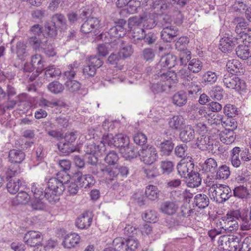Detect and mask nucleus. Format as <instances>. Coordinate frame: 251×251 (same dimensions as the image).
<instances>
[{
	"mask_svg": "<svg viewBox=\"0 0 251 251\" xmlns=\"http://www.w3.org/2000/svg\"><path fill=\"white\" fill-rule=\"evenodd\" d=\"M177 79L175 72L167 71L166 73L158 72L151 82V88L154 93H160L169 90L172 84L176 83Z\"/></svg>",
	"mask_w": 251,
	"mask_h": 251,
	"instance_id": "obj_1",
	"label": "nucleus"
},
{
	"mask_svg": "<svg viewBox=\"0 0 251 251\" xmlns=\"http://www.w3.org/2000/svg\"><path fill=\"white\" fill-rule=\"evenodd\" d=\"M208 194L213 201L221 203L225 202L231 196L232 192L228 186L215 184L209 188Z\"/></svg>",
	"mask_w": 251,
	"mask_h": 251,
	"instance_id": "obj_2",
	"label": "nucleus"
},
{
	"mask_svg": "<svg viewBox=\"0 0 251 251\" xmlns=\"http://www.w3.org/2000/svg\"><path fill=\"white\" fill-rule=\"evenodd\" d=\"M218 246L223 251H236L241 247V237L239 236L225 235L219 237Z\"/></svg>",
	"mask_w": 251,
	"mask_h": 251,
	"instance_id": "obj_3",
	"label": "nucleus"
},
{
	"mask_svg": "<svg viewBox=\"0 0 251 251\" xmlns=\"http://www.w3.org/2000/svg\"><path fill=\"white\" fill-rule=\"evenodd\" d=\"M138 154L141 161L147 165L153 164L158 158L156 148L150 145L142 147L138 151Z\"/></svg>",
	"mask_w": 251,
	"mask_h": 251,
	"instance_id": "obj_4",
	"label": "nucleus"
},
{
	"mask_svg": "<svg viewBox=\"0 0 251 251\" xmlns=\"http://www.w3.org/2000/svg\"><path fill=\"white\" fill-rule=\"evenodd\" d=\"M70 177L64 172H59L56 174V177L49 179L48 187L54 190L58 193L62 194L65 190V184L68 181Z\"/></svg>",
	"mask_w": 251,
	"mask_h": 251,
	"instance_id": "obj_5",
	"label": "nucleus"
},
{
	"mask_svg": "<svg viewBox=\"0 0 251 251\" xmlns=\"http://www.w3.org/2000/svg\"><path fill=\"white\" fill-rule=\"evenodd\" d=\"M224 217L227 222H237V221L243 222L244 223L241 226L243 230H248L251 228V224L250 223L247 214L242 213L239 209L228 210Z\"/></svg>",
	"mask_w": 251,
	"mask_h": 251,
	"instance_id": "obj_6",
	"label": "nucleus"
},
{
	"mask_svg": "<svg viewBox=\"0 0 251 251\" xmlns=\"http://www.w3.org/2000/svg\"><path fill=\"white\" fill-rule=\"evenodd\" d=\"M103 141L110 147L114 146L120 149L129 144V139L126 135L119 133L114 137L112 134H103Z\"/></svg>",
	"mask_w": 251,
	"mask_h": 251,
	"instance_id": "obj_7",
	"label": "nucleus"
},
{
	"mask_svg": "<svg viewBox=\"0 0 251 251\" xmlns=\"http://www.w3.org/2000/svg\"><path fill=\"white\" fill-rule=\"evenodd\" d=\"M225 85L228 88L235 89L237 91H243L246 89V83L235 75L226 74L223 78Z\"/></svg>",
	"mask_w": 251,
	"mask_h": 251,
	"instance_id": "obj_8",
	"label": "nucleus"
},
{
	"mask_svg": "<svg viewBox=\"0 0 251 251\" xmlns=\"http://www.w3.org/2000/svg\"><path fill=\"white\" fill-rule=\"evenodd\" d=\"M102 64V61L97 56H91L84 66L83 74L85 78H88L95 75L96 70Z\"/></svg>",
	"mask_w": 251,
	"mask_h": 251,
	"instance_id": "obj_9",
	"label": "nucleus"
},
{
	"mask_svg": "<svg viewBox=\"0 0 251 251\" xmlns=\"http://www.w3.org/2000/svg\"><path fill=\"white\" fill-rule=\"evenodd\" d=\"M105 144L102 140L98 145L95 143H90L85 147L84 151L86 153L93 155L91 157L92 161H89V162L92 165H95L97 162V157L96 155H101L105 152L106 150Z\"/></svg>",
	"mask_w": 251,
	"mask_h": 251,
	"instance_id": "obj_10",
	"label": "nucleus"
},
{
	"mask_svg": "<svg viewBox=\"0 0 251 251\" xmlns=\"http://www.w3.org/2000/svg\"><path fill=\"white\" fill-rule=\"evenodd\" d=\"M163 21L166 23L163 24V29L161 32V38L164 41L171 42L178 35V31L177 28L169 25L171 20L168 16H165Z\"/></svg>",
	"mask_w": 251,
	"mask_h": 251,
	"instance_id": "obj_11",
	"label": "nucleus"
},
{
	"mask_svg": "<svg viewBox=\"0 0 251 251\" xmlns=\"http://www.w3.org/2000/svg\"><path fill=\"white\" fill-rule=\"evenodd\" d=\"M194 168V163L192 161V157L189 156L181 159L177 166L178 173L184 178H187L193 171Z\"/></svg>",
	"mask_w": 251,
	"mask_h": 251,
	"instance_id": "obj_12",
	"label": "nucleus"
},
{
	"mask_svg": "<svg viewBox=\"0 0 251 251\" xmlns=\"http://www.w3.org/2000/svg\"><path fill=\"white\" fill-rule=\"evenodd\" d=\"M176 57L171 53H168L162 56L156 65L157 72L162 71V73H166L165 71L175 66L176 64Z\"/></svg>",
	"mask_w": 251,
	"mask_h": 251,
	"instance_id": "obj_13",
	"label": "nucleus"
},
{
	"mask_svg": "<svg viewBox=\"0 0 251 251\" xmlns=\"http://www.w3.org/2000/svg\"><path fill=\"white\" fill-rule=\"evenodd\" d=\"M72 180L77 182L81 187L85 188H90L95 183V179L94 177L90 175H82L80 172L75 173Z\"/></svg>",
	"mask_w": 251,
	"mask_h": 251,
	"instance_id": "obj_14",
	"label": "nucleus"
},
{
	"mask_svg": "<svg viewBox=\"0 0 251 251\" xmlns=\"http://www.w3.org/2000/svg\"><path fill=\"white\" fill-rule=\"evenodd\" d=\"M24 240L25 242L30 246H39L41 245L43 236L39 231L31 230L25 235Z\"/></svg>",
	"mask_w": 251,
	"mask_h": 251,
	"instance_id": "obj_15",
	"label": "nucleus"
},
{
	"mask_svg": "<svg viewBox=\"0 0 251 251\" xmlns=\"http://www.w3.org/2000/svg\"><path fill=\"white\" fill-rule=\"evenodd\" d=\"M100 27V20L96 18H88L82 25L81 30L84 33H96Z\"/></svg>",
	"mask_w": 251,
	"mask_h": 251,
	"instance_id": "obj_16",
	"label": "nucleus"
},
{
	"mask_svg": "<svg viewBox=\"0 0 251 251\" xmlns=\"http://www.w3.org/2000/svg\"><path fill=\"white\" fill-rule=\"evenodd\" d=\"M219 127L221 125L227 129H232L233 131L237 128V124L234 119L224 118L222 115H219L217 116L216 122H214L212 126L214 125Z\"/></svg>",
	"mask_w": 251,
	"mask_h": 251,
	"instance_id": "obj_17",
	"label": "nucleus"
},
{
	"mask_svg": "<svg viewBox=\"0 0 251 251\" xmlns=\"http://www.w3.org/2000/svg\"><path fill=\"white\" fill-rule=\"evenodd\" d=\"M92 222V216L90 213L85 212L80 215L75 222L76 226L81 229L88 228Z\"/></svg>",
	"mask_w": 251,
	"mask_h": 251,
	"instance_id": "obj_18",
	"label": "nucleus"
},
{
	"mask_svg": "<svg viewBox=\"0 0 251 251\" xmlns=\"http://www.w3.org/2000/svg\"><path fill=\"white\" fill-rule=\"evenodd\" d=\"M195 136V130L189 125L185 126L179 134L180 140L183 143H188L192 141Z\"/></svg>",
	"mask_w": 251,
	"mask_h": 251,
	"instance_id": "obj_19",
	"label": "nucleus"
},
{
	"mask_svg": "<svg viewBox=\"0 0 251 251\" xmlns=\"http://www.w3.org/2000/svg\"><path fill=\"white\" fill-rule=\"evenodd\" d=\"M168 125L172 130H180L185 126V120L182 116L175 115L169 118Z\"/></svg>",
	"mask_w": 251,
	"mask_h": 251,
	"instance_id": "obj_20",
	"label": "nucleus"
},
{
	"mask_svg": "<svg viewBox=\"0 0 251 251\" xmlns=\"http://www.w3.org/2000/svg\"><path fill=\"white\" fill-rule=\"evenodd\" d=\"M236 54L243 60H247L248 65L251 66V53L248 45H239L236 49Z\"/></svg>",
	"mask_w": 251,
	"mask_h": 251,
	"instance_id": "obj_21",
	"label": "nucleus"
},
{
	"mask_svg": "<svg viewBox=\"0 0 251 251\" xmlns=\"http://www.w3.org/2000/svg\"><path fill=\"white\" fill-rule=\"evenodd\" d=\"M182 84L189 95L196 94L201 89L200 82L194 80L191 77L183 80Z\"/></svg>",
	"mask_w": 251,
	"mask_h": 251,
	"instance_id": "obj_22",
	"label": "nucleus"
},
{
	"mask_svg": "<svg viewBox=\"0 0 251 251\" xmlns=\"http://www.w3.org/2000/svg\"><path fill=\"white\" fill-rule=\"evenodd\" d=\"M178 205L173 201H167L163 202L160 205V210L164 214L168 215H173L176 213Z\"/></svg>",
	"mask_w": 251,
	"mask_h": 251,
	"instance_id": "obj_23",
	"label": "nucleus"
},
{
	"mask_svg": "<svg viewBox=\"0 0 251 251\" xmlns=\"http://www.w3.org/2000/svg\"><path fill=\"white\" fill-rule=\"evenodd\" d=\"M236 182L239 185H251V175L247 169H242L235 177Z\"/></svg>",
	"mask_w": 251,
	"mask_h": 251,
	"instance_id": "obj_24",
	"label": "nucleus"
},
{
	"mask_svg": "<svg viewBox=\"0 0 251 251\" xmlns=\"http://www.w3.org/2000/svg\"><path fill=\"white\" fill-rule=\"evenodd\" d=\"M219 138L222 142L229 145L233 143L236 138V135L232 129L225 128L219 134Z\"/></svg>",
	"mask_w": 251,
	"mask_h": 251,
	"instance_id": "obj_25",
	"label": "nucleus"
},
{
	"mask_svg": "<svg viewBox=\"0 0 251 251\" xmlns=\"http://www.w3.org/2000/svg\"><path fill=\"white\" fill-rule=\"evenodd\" d=\"M196 144L201 151L212 150L213 141L210 139L209 136L201 135L198 138Z\"/></svg>",
	"mask_w": 251,
	"mask_h": 251,
	"instance_id": "obj_26",
	"label": "nucleus"
},
{
	"mask_svg": "<svg viewBox=\"0 0 251 251\" xmlns=\"http://www.w3.org/2000/svg\"><path fill=\"white\" fill-rule=\"evenodd\" d=\"M80 237L79 235L75 233H71L67 235L63 242V245L65 248L71 249L75 247L80 241Z\"/></svg>",
	"mask_w": 251,
	"mask_h": 251,
	"instance_id": "obj_27",
	"label": "nucleus"
},
{
	"mask_svg": "<svg viewBox=\"0 0 251 251\" xmlns=\"http://www.w3.org/2000/svg\"><path fill=\"white\" fill-rule=\"evenodd\" d=\"M172 99L173 103L174 105L176 106L181 107L187 103V94L183 91H179L173 95Z\"/></svg>",
	"mask_w": 251,
	"mask_h": 251,
	"instance_id": "obj_28",
	"label": "nucleus"
},
{
	"mask_svg": "<svg viewBox=\"0 0 251 251\" xmlns=\"http://www.w3.org/2000/svg\"><path fill=\"white\" fill-rule=\"evenodd\" d=\"M31 64L35 68L36 73L34 75L33 79L39 75L43 70L44 67V61L42 56L38 54H36L32 55L31 57Z\"/></svg>",
	"mask_w": 251,
	"mask_h": 251,
	"instance_id": "obj_29",
	"label": "nucleus"
},
{
	"mask_svg": "<svg viewBox=\"0 0 251 251\" xmlns=\"http://www.w3.org/2000/svg\"><path fill=\"white\" fill-rule=\"evenodd\" d=\"M248 186L239 185L234 188L233 193L235 197L239 199H247L250 195V192L248 188Z\"/></svg>",
	"mask_w": 251,
	"mask_h": 251,
	"instance_id": "obj_30",
	"label": "nucleus"
},
{
	"mask_svg": "<svg viewBox=\"0 0 251 251\" xmlns=\"http://www.w3.org/2000/svg\"><path fill=\"white\" fill-rule=\"evenodd\" d=\"M174 146V144L172 139L164 140L157 145L160 151L164 155H169L173 150Z\"/></svg>",
	"mask_w": 251,
	"mask_h": 251,
	"instance_id": "obj_31",
	"label": "nucleus"
},
{
	"mask_svg": "<svg viewBox=\"0 0 251 251\" xmlns=\"http://www.w3.org/2000/svg\"><path fill=\"white\" fill-rule=\"evenodd\" d=\"M9 160L12 163H20L25 158V153L21 150H12L9 152Z\"/></svg>",
	"mask_w": 251,
	"mask_h": 251,
	"instance_id": "obj_32",
	"label": "nucleus"
},
{
	"mask_svg": "<svg viewBox=\"0 0 251 251\" xmlns=\"http://www.w3.org/2000/svg\"><path fill=\"white\" fill-rule=\"evenodd\" d=\"M237 25L235 31L237 34H241L243 31L251 32V27L249 26L248 22L244 19L237 18L235 19Z\"/></svg>",
	"mask_w": 251,
	"mask_h": 251,
	"instance_id": "obj_33",
	"label": "nucleus"
},
{
	"mask_svg": "<svg viewBox=\"0 0 251 251\" xmlns=\"http://www.w3.org/2000/svg\"><path fill=\"white\" fill-rule=\"evenodd\" d=\"M234 45L232 38L225 36L220 41L219 49L222 52H227L231 50Z\"/></svg>",
	"mask_w": 251,
	"mask_h": 251,
	"instance_id": "obj_34",
	"label": "nucleus"
},
{
	"mask_svg": "<svg viewBox=\"0 0 251 251\" xmlns=\"http://www.w3.org/2000/svg\"><path fill=\"white\" fill-rule=\"evenodd\" d=\"M226 69L231 75H235L240 73L242 65L239 60L236 59L229 60L226 63Z\"/></svg>",
	"mask_w": 251,
	"mask_h": 251,
	"instance_id": "obj_35",
	"label": "nucleus"
},
{
	"mask_svg": "<svg viewBox=\"0 0 251 251\" xmlns=\"http://www.w3.org/2000/svg\"><path fill=\"white\" fill-rule=\"evenodd\" d=\"M187 178L188 179L187 185L189 187H197L201 184V178L200 174L194 171L188 176Z\"/></svg>",
	"mask_w": 251,
	"mask_h": 251,
	"instance_id": "obj_36",
	"label": "nucleus"
},
{
	"mask_svg": "<svg viewBox=\"0 0 251 251\" xmlns=\"http://www.w3.org/2000/svg\"><path fill=\"white\" fill-rule=\"evenodd\" d=\"M241 149L239 147H235L231 151L230 161L233 167L239 168L241 164V161L239 158V153Z\"/></svg>",
	"mask_w": 251,
	"mask_h": 251,
	"instance_id": "obj_37",
	"label": "nucleus"
},
{
	"mask_svg": "<svg viewBox=\"0 0 251 251\" xmlns=\"http://www.w3.org/2000/svg\"><path fill=\"white\" fill-rule=\"evenodd\" d=\"M22 181L20 179L15 178L10 179L6 185L8 191L12 194H15L22 186Z\"/></svg>",
	"mask_w": 251,
	"mask_h": 251,
	"instance_id": "obj_38",
	"label": "nucleus"
},
{
	"mask_svg": "<svg viewBox=\"0 0 251 251\" xmlns=\"http://www.w3.org/2000/svg\"><path fill=\"white\" fill-rule=\"evenodd\" d=\"M103 176L105 178V181L109 183L114 179L118 175L117 169H114L110 167H105L101 170Z\"/></svg>",
	"mask_w": 251,
	"mask_h": 251,
	"instance_id": "obj_39",
	"label": "nucleus"
},
{
	"mask_svg": "<svg viewBox=\"0 0 251 251\" xmlns=\"http://www.w3.org/2000/svg\"><path fill=\"white\" fill-rule=\"evenodd\" d=\"M194 203L199 208L203 209L209 204V199L206 195L203 194H197L194 198Z\"/></svg>",
	"mask_w": 251,
	"mask_h": 251,
	"instance_id": "obj_40",
	"label": "nucleus"
},
{
	"mask_svg": "<svg viewBox=\"0 0 251 251\" xmlns=\"http://www.w3.org/2000/svg\"><path fill=\"white\" fill-rule=\"evenodd\" d=\"M120 152L126 159H130L137 156L136 152L133 150L132 146L126 145L120 149Z\"/></svg>",
	"mask_w": 251,
	"mask_h": 251,
	"instance_id": "obj_41",
	"label": "nucleus"
},
{
	"mask_svg": "<svg viewBox=\"0 0 251 251\" xmlns=\"http://www.w3.org/2000/svg\"><path fill=\"white\" fill-rule=\"evenodd\" d=\"M152 1V7L153 9V13L160 15L164 13L167 8V5L164 3V0H151Z\"/></svg>",
	"mask_w": 251,
	"mask_h": 251,
	"instance_id": "obj_42",
	"label": "nucleus"
},
{
	"mask_svg": "<svg viewBox=\"0 0 251 251\" xmlns=\"http://www.w3.org/2000/svg\"><path fill=\"white\" fill-rule=\"evenodd\" d=\"M143 26L147 28L151 29L156 25L154 17L151 14H146L142 17Z\"/></svg>",
	"mask_w": 251,
	"mask_h": 251,
	"instance_id": "obj_43",
	"label": "nucleus"
},
{
	"mask_svg": "<svg viewBox=\"0 0 251 251\" xmlns=\"http://www.w3.org/2000/svg\"><path fill=\"white\" fill-rule=\"evenodd\" d=\"M60 193H58L56 191L50 189L48 187L45 189L44 192V198H46L50 202H54L59 200V196Z\"/></svg>",
	"mask_w": 251,
	"mask_h": 251,
	"instance_id": "obj_44",
	"label": "nucleus"
},
{
	"mask_svg": "<svg viewBox=\"0 0 251 251\" xmlns=\"http://www.w3.org/2000/svg\"><path fill=\"white\" fill-rule=\"evenodd\" d=\"M159 192L156 186L150 185L146 187L145 194L149 200L154 201L158 198Z\"/></svg>",
	"mask_w": 251,
	"mask_h": 251,
	"instance_id": "obj_45",
	"label": "nucleus"
},
{
	"mask_svg": "<svg viewBox=\"0 0 251 251\" xmlns=\"http://www.w3.org/2000/svg\"><path fill=\"white\" fill-rule=\"evenodd\" d=\"M112 247L115 251H127L126 240L122 237L115 238L112 243Z\"/></svg>",
	"mask_w": 251,
	"mask_h": 251,
	"instance_id": "obj_46",
	"label": "nucleus"
},
{
	"mask_svg": "<svg viewBox=\"0 0 251 251\" xmlns=\"http://www.w3.org/2000/svg\"><path fill=\"white\" fill-rule=\"evenodd\" d=\"M65 88L64 85L57 81H52L48 85V90L51 93L58 94L62 93Z\"/></svg>",
	"mask_w": 251,
	"mask_h": 251,
	"instance_id": "obj_47",
	"label": "nucleus"
},
{
	"mask_svg": "<svg viewBox=\"0 0 251 251\" xmlns=\"http://www.w3.org/2000/svg\"><path fill=\"white\" fill-rule=\"evenodd\" d=\"M146 176L148 179L154 178L159 175V170L156 166H149L143 168Z\"/></svg>",
	"mask_w": 251,
	"mask_h": 251,
	"instance_id": "obj_48",
	"label": "nucleus"
},
{
	"mask_svg": "<svg viewBox=\"0 0 251 251\" xmlns=\"http://www.w3.org/2000/svg\"><path fill=\"white\" fill-rule=\"evenodd\" d=\"M129 37L130 38L136 40H140L145 37L144 30L142 27H137L134 29H130Z\"/></svg>",
	"mask_w": 251,
	"mask_h": 251,
	"instance_id": "obj_49",
	"label": "nucleus"
},
{
	"mask_svg": "<svg viewBox=\"0 0 251 251\" xmlns=\"http://www.w3.org/2000/svg\"><path fill=\"white\" fill-rule=\"evenodd\" d=\"M58 148L62 153L65 154H69L71 152H73L75 151V149L72 144L65 141L63 140V138L58 144Z\"/></svg>",
	"mask_w": 251,
	"mask_h": 251,
	"instance_id": "obj_50",
	"label": "nucleus"
},
{
	"mask_svg": "<svg viewBox=\"0 0 251 251\" xmlns=\"http://www.w3.org/2000/svg\"><path fill=\"white\" fill-rule=\"evenodd\" d=\"M230 175L229 167L226 165H223L219 167L217 172L216 177L219 179H226Z\"/></svg>",
	"mask_w": 251,
	"mask_h": 251,
	"instance_id": "obj_51",
	"label": "nucleus"
},
{
	"mask_svg": "<svg viewBox=\"0 0 251 251\" xmlns=\"http://www.w3.org/2000/svg\"><path fill=\"white\" fill-rule=\"evenodd\" d=\"M202 67V62L200 60L193 58L188 63V68L189 71L193 73H198L201 71Z\"/></svg>",
	"mask_w": 251,
	"mask_h": 251,
	"instance_id": "obj_52",
	"label": "nucleus"
},
{
	"mask_svg": "<svg viewBox=\"0 0 251 251\" xmlns=\"http://www.w3.org/2000/svg\"><path fill=\"white\" fill-rule=\"evenodd\" d=\"M218 78V75L216 73L212 71H207L202 76L203 81L206 84L212 85L215 83Z\"/></svg>",
	"mask_w": 251,
	"mask_h": 251,
	"instance_id": "obj_53",
	"label": "nucleus"
},
{
	"mask_svg": "<svg viewBox=\"0 0 251 251\" xmlns=\"http://www.w3.org/2000/svg\"><path fill=\"white\" fill-rule=\"evenodd\" d=\"M133 53L131 45L124 43H122L121 49L119 52L120 57L126 58L129 57Z\"/></svg>",
	"mask_w": 251,
	"mask_h": 251,
	"instance_id": "obj_54",
	"label": "nucleus"
},
{
	"mask_svg": "<svg viewBox=\"0 0 251 251\" xmlns=\"http://www.w3.org/2000/svg\"><path fill=\"white\" fill-rule=\"evenodd\" d=\"M217 167V163L215 159L209 158L206 159L203 166V169L206 172L213 173Z\"/></svg>",
	"mask_w": 251,
	"mask_h": 251,
	"instance_id": "obj_55",
	"label": "nucleus"
},
{
	"mask_svg": "<svg viewBox=\"0 0 251 251\" xmlns=\"http://www.w3.org/2000/svg\"><path fill=\"white\" fill-rule=\"evenodd\" d=\"M65 85L67 89L71 93L77 92L81 87L80 83L75 80H68L65 83Z\"/></svg>",
	"mask_w": 251,
	"mask_h": 251,
	"instance_id": "obj_56",
	"label": "nucleus"
},
{
	"mask_svg": "<svg viewBox=\"0 0 251 251\" xmlns=\"http://www.w3.org/2000/svg\"><path fill=\"white\" fill-rule=\"evenodd\" d=\"M30 199L28 194L24 191L20 192L15 198L14 202L17 204H25Z\"/></svg>",
	"mask_w": 251,
	"mask_h": 251,
	"instance_id": "obj_57",
	"label": "nucleus"
},
{
	"mask_svg": "<svg viewBox=\"0 0 251 251\" xmlns=\"http://www.w3.org/2000/svg\"><path fill=\"white\" fill-rule=\"evenodd\" d=\"M61 72L58 68H56L54 66H50L45 69V75L48 78L55 77L59 76Z\"/></svg>",
	"mask_w": 251,
	"mask_h": 251,
	"instance_id": "obj_58",
	"label": "nucleus"
},
{
	"mask_svg": "<svg viewBox=\"0 0 251 251\" xmlns=\"http://www.w3.org/2000/svg\"><path fill=\"white\" fill-rule=\"evenodd\" d=\"M45 32L49 37L54 38L57 35V27L54 23L48 22L45 25Z\"/></svg>",
	"mask_w": 251,
	"mask_h": 251,
	"instance_id": "obj_59",
	"label": "nucleus"
},
{
	"mask_svg": "<svg viewBox=\"0 0 251 251\" xmlns=\"http://www.w3.org/2000/svg\"><path fill=\"white\" fill-rule=\"evenodd\" d=\"M78 64L77 62H74L73 64H71L68 67V70L65 71L64 75L68 80H72L74 78L77 71Z\"/></svg>",
	"mask_w": 251,
	"mask_h": 251,
	"instance_id": "obj_60",
	"label": "nucleus"
},
{
	"mask_svg": "<svg viewBox=\"0 0 251 251\" xmlns=\"http://www.w3.org/2000/svg\"><path fill=\"white\" fill-rule=\"evenodd\" d=\"M143 218L147 222L155 223L157 219V213L155 210H147L143 216Z\"/></svg>",
	"mask_w": 251,
	"mask_h": 251,
	"instance_id": "obj_61",
	"label": "nucleus"
},
{
	"mask_svg": "<svg viewBox=\"0 0 251 251\" xmlns=\"http://www.w3.org/2000/svg\"><path fill=\"white\" fill-rule=\"evenodd\" d=\"M44 198H34L31 203L30 206L33 210H42L45 209L46 205L43 199Z\"/></svg>",
	"mask_w": 251,
	"mask_h": 251,
	"instance_id": "obj_62",
	"label": "nucleus"
},
{
	"mask_svg": "<svg viewBox=\"0 0 251 251\" xmlns=\"http://www.w3.org/2000/svg\"><path fill=\"white\" fill-rule=\"evenodd\" d=\"M223 89L220 86L214 87L210 92V97L215 100H219L223 99Z\"/></svg>",
	"mask_w": 251,
	"mask_h": 251,
	"instance_id": "obj_63",
	"label": "nucleus"
},
{
	"mask_svg": "<svg viewBox=\"0 0 251 251\" xmlns=\"http://www.w3.org/2000/svg\"><path fill=\"white\" fill-rule=\"evenodd\" d=\"M118 160V155L114 151L109 152L104 158L105 162L110 165L116 164Z\"/></svg>",
	"mask_w": 251,
	"mask_h": 251,
	"instance_id": "obj_64",
	"label": "nucleus"
}]
</instances>
